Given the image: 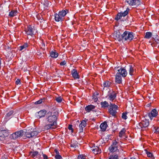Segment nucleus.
Segmentation results:
<instances>
[{"mask_svg":"<svg viewBox=\"0 0 159 159\" xmlns=\"http://www.w3.org/2000/svg\"><path fill=\"white\" fill-rule=\"evenodd\" d=\"M100 104L102 108L107 107L109 105L108 102L106 101L101 102Z\"/></svg>","mask_w":159,"mask_h":159,"instance_id":"bb28decb","label":"nucleus"},{"mask_svg":"<svg viewBox=\"0 0 159 159\" xmlns=\"http://www.w3.org/2000/svg\"><path fill=\"white\" fill-rule=\"evenodd\" d=\"M13 113V111H10L7 114V115L6 116V117H7L8 118V117H10L12 115Z\"/></svg>","mask_w":159,"mask_h":159,"instance_id":"ea45409f","label":"nucleus"},{"mask_svg":"<svg viewBox=\"0 0 159 159\" xmlns=\"http://www.w3.org/2000/svg\"><path fill=\"white\" fill-rule=\"evenodd\" d=\"M158 112L155 109H153L151 112L148 114V116L151 120H152L153 117H156L157 115Z\"/></svg>","mask_w":159,"mask_h":159,"instance_id":"f8f14e48","label":"nucleus"},{"mask_svg":"<svg viewBox=\"0 0 159 159\" xmlns=\"http://www.w3.org/2000/svg\"><path fill=\"white\" fill-rule=\"evenodd\" d=\"M9 132L7 130H2L0 131V137L4 138L9 135Z\"/></svg>","mask_w":159,"mask_h":159,"instance_id":"dca6fc26","label":"nucleus"},{"mask_svg":"<svg viewBox=\"0 0 159 159\" xmlns=\"http://www.w3.org/2000/svg\"><path fill=\"white\" fill-rule=\"evenodd\" d=\"M17 11L16 10H12L9 12V16L11 17H12L16 16L17 15Z\"/></svg>","mask_w":159,"mask_h":159,"instance_id":"a878e982","label":"nucleus"},{"mask_svg":"<svg viewBox=\"0 0 159 159\" xmlns=\"http://www.w3.org/2000/svg\"><path fill=\"white\" fill-rule=\"evenodd\" d=\"M16 84H20V80L19 79H18L16 81Z\"/></svg>","mask_w":159,"mask_h":159,"instance_id":"8fccbe9b","label":"nucleus"},{"mask_svg":"<svg viewBox=\"0 0 159 159\" xmlns=\"http://www.w3.org/2000/svg\"><path fill=\"white\" fill-rule=\"evenodd\" d=\"M45 47V44L43 43H42V48L44 47Z\"/></svg>","mask_w":159,"mask_h":159,"instance_id":"603ef678","label":"nucleus"},{"mask_svg":"<svg viewBox=\"0 0 159 159\" xmlns=\"http://www.w3.org/2000/svg\"><path fill=\"white\" fill-rule=\"evenodd\" d=\"M153 131L154 132V133H155L156 134H159V127H157L156 126L154 127Z\"/></svg>","mask_w":159,"mask_h":159,"instance_id":"e433bc0d","label":"nucleus"},{"mask_svg":"<svg viewBox=\"0 0 159 159\" xmlns=\"http://www.w3.org/2000/svg\"><path fill=\"white\" fill-rule=\"evenodd\" d=\"M46 113L45 110H42L37 113L36 116L39 119L45 116Z\"/></svg>","mask_w":159,"mask_h":159,"instance_id":"f3484780","label":"nucleus"},{"mask_svg":"<svg viewBox=\"0 0 159 159\" xmlns=\"http://www.w3.org/2000/svg\"><path fill=\"white\" fill-rule=\"evenodd\" d=\"M123 40L125 41L131 40L134 38L133 33L132 32L125 31L123 34Z\"/></svg>","mask_w":159,"mask_h":159,"instance_id":"7ed1b4c3","label":"nucleus"},{"mask_svg":"<svg viewBox=\"0 0 159 159\" xmlns=\"http://www.w3.org/2000/svg\"><path fill=\"white\" fill-rule=\"evenodd\" d=\"M24 133H25V134L27 138H30L37 136L39 133V131L37 130L34 131L32 129H26V131Z\"/></svg>","mask_w":159,"mask_h":159,"instance_id":"f03ea898","label":"nucleus"},{"mask_svg":"<svg viewBox=\"0 0 159 159\" xmlns=\"http://www.w3.org/2000/svg\"><path fill=\"white\" fill-rule=\"evenodd\" d=\"M146 153L148 157H151L153 159L154 158V156H153L152 153L151 152L147 151L146 152Z\"/></svg>","mask_w":159,"mask_h":159,"instance_id":"4c0bfd02","label":"nucleus"},{"mask_svg":"<svg viewBox=\"0 0 159 159\" xmlns=\"http://www.w3.org/2000/svg\"><path fill=\"white\" fill-rule=\"evenodd\" d=\"M95 107V106L92 105H89L87 106L85 108V110L88 112H89L91 111H93V110L94 109Z\"/></svg>","mask_w":159,"mask_h":159,"instance_id":"412c9836","label":"nucleus"},{"mask_svg":"<svg viewBox=\"0 0 159 159\" xmlns=\"http://www.w3.org/2000/svg\"><path fill=\"white\" fill-rule=\"evenodd\" d=\"M28 47V44L27 43H25L23 45L19 47L20 50L21 51L23 50H25Z\"/></svg>","mask_w":159,"mask_h":159,"instance_id":"c85d7f7f","label":"nucleus"},{"mask_svg":"<svg viewBox=\"0 0 159 159\" xmlns=\"http://www.w3.org/2000/svg\"><path fill=\"white\" fill-rule=\"evenodd\" d=\"M152 36V33L150 32H148L146 33L144 38L146 39L150 38Z\"/></svg>","mask_w":159,"mask_h":159,"instance_id":"2f4dec72","label":"nucleus"},{"mask_svg":"<svg viewBox=\"0 0 159 159\" xmlns=\"http://www.w3.org/2000/svg\"><path fill=\"white\" fill-rule=\"evenodd\" d=\"M62 98L61 97L57 98H56V100L58 102H61L62 101Z\"/></svg>","mask_w":159,"mask_h":159,"instance_id":"a19ab883","label":"nucleus"},{"mask_svg":"<svg viewBox=\"0 0 159 159\" xmlns=\"http://www.w3.org/2000/svg\"><path fill=\"white\" fill-rule=\"evenodd\" d=\"M126 115V113H123L122 114V118L125 120L127 118V117Z\"/></svg>","mask_w":159,"mask_h":159,"instance_id":"37998d69","label":"nucleus"},{"mask_svg":"<svg viewBox=\"0 0 159 159\" xmlns=\"http://www.w3.org/2000/svg\"><path fill=\"white\" fill-rule=\"evenodd\" d=\"M66 14V11L65 10H63L62 11H60L58 13V14L62 17L65 16Z\"/></svg>","mask_w":159,"mask_h":159,"instance_id":"c756f323","label":"nucleus"},{"mask_svg":"<svg viewBox=\"0 0 159 159\" xmlns=\"http://www.w3.org/2000/svg\"><path fill=\"white\" fill-rule=\"evenodd\" d=\"M58 56V53L55 52L53 51H52L50 53V56L51 57L53 58H57Z\"/></svg>","mask_w":159,"mask_h":159,"instance_id":"cd10ccee","label":"nucleus"},{"mask_svg":"<svg viewBox=\"0 0 159 159\" xmlns=\"http://www.w3.org/2000/svg\"><path fill=\"white\" fill-rule=\"evenodd\" d=\"M125 1L132 6H135L137 7L140 4L139 0H126Z\"/></svg>","mask_w":159,"mask_h":159,"instance_id":"1a4fd4ad","label":"nucleus"},{"mask_svg":"<svg viewBox=\"0 0 159 159\" xmlns=\"http://www.w3.org/2000/svg\"><path fill=\"white\" fill-rule=\"evenodd\" d=\"M118 72L120 75H121L123 77H125L126 76L127 74V72L125 69L121 68L118 70Z\"/></svg>","mask_w":159,"mask_h":159,"instance_id":"ddd939ff","label":"nucleus"},{"mask_svg":"<svg viewBox=\"0 0 159 159\" xmlns=\"http://www.w3.org/2000/svg\"><path fill=\"white\" fill-rule=\"evenodd\" d=\"M93 99L95 102H97L98 99L97 96L94 94L93 96Z\"/></svg>","mask_w":159,"mask_h":159,"instance_id":"79ce46f5","label":"nucleus"},{"mask_svg":"<svg viewBox=\"0 0 159 159\" xmlns=\"http://www.w3.org/2000/svg\"><path fill=\"white\" fill-rule=\"evenodd\" d=\"M55 20L57 21H62V17L59 14H56L55 15Z\"/></svg>","mask_w":159,"mask_h":159,"instance_id":"b1692460","label":"nucleus"},{"mask_svg":"<svg viewBox=\"0 0 159 159\" xmlns=\"http://www.w3.org/2000/svg\"><path fill=\"white\" fill-rule=\"evenodd\" d=\"M56 159H61L62 158V157L59 154L56 155L55 156Z\"/></svg>","mask_w":159,"mask_h":159,"instance_id":"a18cd8bd","label":"nucleus"},{"mask_svg":"<svg viewBox=\"0 0 159 159\" xmlns=\"http://www.w3.org/2000/svg\"><path fill=\"white\" fill-rule=\"evenodd\" d=\"M130 159H136L134 157H132L131 158H130Z\"/></svg>","mask_w":159,"mask_h":159,"instance_id":"5fc2aeb1","label":"nucleus"},{"mask_svg":"<svg viewBox=\"0 0 159 159\" xmlns=\"http://www.w3.org/2000/svg\"><path fill=\"white\" fill-rule=\"evenodd\" d=\"M66 63V62L65 61H63L61 62L60 63V65L61 66H64L65 65Z\"/></svg>","mask_w":159,"mask_h":159,"instance_id":"de8ad7c7","label":"nucleus"},{"mask_svg":"<svg viewBox=\"0 0 159 159\" xmlns=\"http://www.w3.org/2000/svg\"><path fill=\"white\" fill-rule=\"evenodd\" d=\"M118 156L117 155H110L108 159H118Z\"/></svg>","mask_w":159,"mask_h":159,"instance_id":"473e14b6","label":"nucleus"},{"mask_svg":"<svg viewBox=\"0 0 159 159\" xmlns=\"http://www.w3.org/2000/svg\"><path fill=\"white\" fill-rule=\"evenodd\" d=\"M43 5L44 6V8H47L48 7L49 5L48 1V0H44L43 3Z\"/></svg>","mask_w":159,"mask_h":159,"instance_id":"72a5a7b5","label":"nucleus"},{"mask_svg":"<svg viewBox=\"0 0 159 159\" xmlns=\"http://www.w3.org/2000/svg\"><path fill=\"white\" fill-rule=\"evenodd\" d=\"M30 155L33 158H38L40 159L41 156L39 154V152L37 151H34L32 152H30Z\"/></svg>","mask_w":159,"mask_h":159,"instance_id":"4468645a","label":"nucleus"},{"mask_svg":"<svg viewBox=\"0 0 159 159\" xmlns=\"http://www.w3.org/2000/svg\"><path fill=\"white\" fill-rule=\"evenodd\" d=\"M56 112L52 113L49 112L47 114L46 120L50 124L46 125L44 126V129H49L52 128V127L57 125V118L56 116Z\"/></svg>","mask_w":159,"mask_h":159,"instance_id":"f257e3e1","label":"nucleus"},{"mask_svg":"<svg viewBox=\"0 0 159 159\" xmlns=\"http://www.w3.org/2000/svg\"><path fill=\"white\" fill-rule=\"evenodd\" d=\"M115 82L119 84L122 82V77L119 73H117L115 75Z\"/></svg>","mask_w":159,"mask_h":159,"instance_id":"6ab92c4d","label":"nucleus"},{"mask_svg":"<svg viewBox=\"0 0 159 159\" xmlns=\"http://www.w3.org/2000/svg\"><path fill=\"white\" fill-rule=\"evenodd\" d=\"M125 129H122L120 132L119 134V136L121 138L125 134Z\"/></svg>","mask_w":159,"mask_h":159,"instance_id":"f704fd0d","label":"nucleus"},{"mask_svg":"<svg viewBox=\"0 0 159 159\" xmlns=\"http://www.w3.org/2000/svg\"><path fill=\"white\" fill-rule=\"evenodd\" d=\"M93 151L94 154H97L101 152V150H99V148L98 146H94L93 149Z\"/></svg>","mask_w":159,"mask_h":159,"instance_id":"5701e85b","label":"nucleus"},{"mask_svg":"<svg viewBox=\"0 0 159 159\" xmlns=\"http://www.w3.org/2000/svg\"><path fill=\"white\" fill-rule=\"evenodd\" d=\"M54 151L56 153V155L59 154V152L57 151V149H55Z\"/></svg>","mask_w":159,"mask_h":159,"instance_id":"3c124183","label":"nucleus"},{"mask_svg":"<svg viewBox=\"0 0 159 159\" xmlns=\"http://www.w3.org/2000/svg\"><path fill=\"white\" fill-rule=\"evenodd\" d=\"M110 108L109 109V111L111 115L113 116H116L117 113L116 110L118 107L115 104L110 103L109 105Z\"/></svg>","mask_w":159,"mask_h":159,"instance_id":"39448f33","label":"nucleus"},{"mask_svg":"<svg viewBox=\"0 0 159 159\" xmlns=\"http://www.w3.org/2000/svg\"><path fill=\"white\" fill-rule=\"evenodd\" d=\"M129 10V9L127 8L126 10L124 12L122 13L121 12L120 13H118L115 18V20H118L121 19L122 16L125 17L128 13Z\"/></svg>","mask_w":159,"mask_h":159,"instance_id":"6e6552de","label":"nucleus"},{"mask_svg":"<svg viewBox=\"0 0 159 159\" xmlns=\"http://www.w3.org/2000/svg\"><path fill=\"white\" fill-rule=\"evenodd\" d=\"M129 74L131 75H133L134 69L131 65H129Z\"/></svg>","mask_w":159,"mask_h":159,"instance_id":"7c9ffc66","label":"nucleus"},{"mask_svg":"<svg viewBox=\"0 0 159 159\" xmlns=\"http://www.w3.org/2000/svg\"><path fill=\"white\" fill-rule=\"evenodd\" d=\"M45 99H41L35 102V104H40L44 102Z\"/></svg>","mask_w":159,"mask_h":159,"instance_id":"c9c22d12","label":"nucleus"},{"mask_svg":"<svg viewBox=\"0 0 159 159\" xmlns=\"http://www.w3.org/2000/svg\"><path fill=\"white\" fill-rule=\"evenodd\" d=\"M78 159H85V157L81 155L79 156L78 157Z\"/></svg>","mask_w":159,"mask_h":159,"instance_id":"49530a36","label":"nucleus"},{"mask_svg":"<svg viewBox=\"0 0 159 159\" xmlns=\"http://www.w3.org/2000/svg\"><path fill=\"white\" fill-rule=\"evenodd\" d=\"M107 127V123L106 122H104L103 123H102L100 125L101 129L103 131H105L106 130Z\"/></svg>","mask_w":159,"mask_h":159,"instance_id":"4be33fe9","label":"nucleus"},{"mask_svg":"<svg viewBox=\"0 0 159 159\" xmlns=\"http://www.w3.org/2000/svg\"><path fill=\"white\" fill-rule=\"evenodd\" d=\"M118 142L116 140L112 141L111 145L109 147L108 149L110 152H114L118 149Z\"/></svg>","mask_w":159,"mask_h":159,"instance_id":"0eeeda50","label":"nucleus"},{"mask_svg":"<svg viewBox=\"0 0 159 159\" xmlns=\"http://www.w3.org/2000/svg\"><path fill=\"white\" fill-rule=\"evenodd\" d=\"M111 82L108 81H105L103 84V86L104 88H108L110 86L111 84Z\"/></svg>","mask_w":159,"mask_h":159,"instance_id":"393cba45","label":"nucleus"},{"mask_svg":"<svg viewBox=\"0 0 159 159\" xmlns=\"http://www.w3.org/2000/svg\"><path fill=\"white\" fill-rule=\"evenodd\" d=\"M77 143L76 142H75L74 143L72 142L70 144V147H71L75 148L77 146Z\"/></svg>","mask_w":159,"mask_h":159,"instance_id":"58836bf2","label":"nucleus"},{"mask_svg":"<svg viewBox=\"0 0 159 159\" xmlns=\"http://www.w3.org/2000/svg\"><path fill=\"white\" fill-rule=\"evenodd\" d=\"M42 154L43 159H48V157L46 155L43 154V153Z\"/></svg>","mask_w":159,"mask_h":159,"instance_id":"09e8293b","label":"nucleus"},{"mask_svg":"<svg viewBox=\"0 0 159 159\" xmlns=\"http://www.w3.org/2000/svg\"><path fill=\"white\" fill-rule=\"evenodd\" d=\"M149 121L148 120H145L139 123V126H137L139 128H142L143 130H146L149 125Z\"/></svg>","mask_w":159,"mask_h":159,"instance_id":"423d86ee","label":"nucleus"},{"mask_svg":"<svg viewBox=\"0 0 159 159\" xmlns=\"http://www.w3.org/2000/svg\"><path fill=\"white\" fill-rule=\"evenodd\" d=\"M108 99L112 101L116 97V93L114 91H112L108 94Z\"/></svg>","mask_w":159,"mask_h":159,"instance_id":"a211bd4d","label":"nucleus"},{"mask_svg":"<svg viewBox=\"0 0 159 159\" xmlns=\"http://www.w3.org/2000/svg\"><path fill=\"white\" fill-rule=\"evenodd\" d=\"M25 32L27 35L32 36L34 34L33 28L31 25L28 26L27 28L25 30Z\"/></svg>","mask_w":159,"mask_h":159,"instance_id":"9b49d317","label":"nucleus"},{"mask_svg":"<svg viewBox=\"0 0 159 159\" xmlns=\"http://www.w3.org/2000/svg\"><path fill=\"white\" fill-rule=\"evenodd\" d=\"M71 73L74 79H76L79 78V75L76 69H73L71 71Z\"/></svg>","mask_w":159,"mask_h":159,"instance_id":"aec40b11","label":"nucleus"},{"mask_svg":"<svg viewBox=\"0 0 159 159\" xmlns=\"http://www.w3.org/2000/svg\"><path fill=\"white\" fill-rule=\"evenodd\" d=\"M24 131L22 130L18 131L11 134L10 138L11 139L15 140L19 137L22 136L24 134Z\"/></svg>","mask_w":159,"mask_h":159,"instance_id":"20e7f679","label":"nucleus"},{"mask_svg":"<svg viewBox=\"0 0 159 159\" xmlns=\"http://www.w3.org/2000/svg\"><path fill=\"white\" fill-rule=\"evenodd\" d=\"M72 125H69L68 128L70 130H71L72 133H73V129L72 128Z\"/></svg>","mask_w":159,"mask_h":159,"instance_id":"c03bdc74","label":"nucleus"},{"mask_svg":"<svg viewBox=\"0 0 159 159\" xmlns=\"http://www.w3.org/2000/svg\"><path fill=\"white\" fill-rule=\"evenodd\" d=\"M123 34H121L119 31L115 32L113 36L115 39H117L119 41L123 40Z\"/></svg>","mask_w":159,"mask_h":159,"instance_id":"9d476101","label":"nucleus"},{"mask_svg":"<svg viewBox=\"0 0 159 159\" xmlns=\"http://www.w3.org/2000/svg\"><path fill=\"white\" fill-rule=\"evenodd\" d=\"M157 46L158 47L159 46V42L157 43Z\"/></svg>","mask_w":159,"mask_h":159,"instance_id":"864d4df0","label":"nucleus"},{"mask_svg":"<svg viewBox=\"0 0 159 159\" xmlns=\"http://www.w3.org/2000/svg\"><path fill=\"white\" fill-rule=\"evenodd\" d=\"M86 121L85 120H83L81 123L79 125V132H82L83 131V128L86 126Z\"/></svg>","mask_w":159,"mask_h":159,"instance_id":"2eb2a0df","label":"nucleus"}]
</instances>
